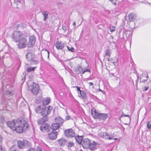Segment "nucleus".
I'll return each mask as SVG.
<instances>
[{
	"label": "nucleus",
	"mask_w": 151,
	"mask_h": 151,
	"mask_svg": "<svg viewBox=\"0 0 151 151\" xmlns=\"http://www.w3.org/2000/svg\"><path fill=\"white\" fill-rule=\"evenodd\" d=\"M52 109V107L50 106L48 107L44 108H43L42 106H38L35 109L36 113L40 114L43 117L42 118L40 119L37 122L38 124H42L40 129L43 132L48 133L51 129L50 125L48 124L45 123V122L47 120L48 115L50 114Z\"/></svg>",
	"instance_id": "f257e3e1"
},
{
	"label": "nucleus",
	"mask_w": 151,
	"mask_h": 151,
	"mask_svg": "<svg viewBox=\"0 0 151 151\" xmlns=\"http://www.w3.org/2000/svg\"><path fill=\"white\" fill-rule=\"evenodd\" d=\"M17 125L14 131H16L18 133H21L27 129L29 127V125L24 120L18 119L17 120Z\"/></svg>",
	"instance_id": "f03ea898"
},
{
	"label": "nucleus",
	"mask_w": 151,
	"mask_h": 151,
	"mask_svg": "<svg viewBox=\"0 0 151 151\" xmlns=\"http://www.w3.org/2000/svg\"><path fill=\"white\" fill-rule=\"evenodd\" d=\"M31 82V80L29 81L27 83L28 86V89L29 90L31 91L34 95H36L37 94L39 91V86L37 84L35 83L32 82L33 83L32 85H30V83Z\"/></svg>",
	"instance_id": "7ed1b4c3"
},
{
	"label": "nucleus",
	"mask_w": 151,
	"mask_h": 151,
	"mask_svg": "<svg viewBox=\"0 0 151 151\" xmlns=\"http://www.w3.org/2000/svg\"><path fill=\"white\" fill-rule=\"evenodd\" d=\"M91 114L94 118L100 120H105L108 117L107 114L99 113L96 110L94 111H92Z\"/></svg>",
	"instance_id": "20e7f679"
},
{
	"label": "nucleus",
	"mask_w": 151,
	"mask_h": 151,
	"mask_svg": "<svg viewBox=\"0 0 151 151\" xmlns=\"http://www.w3.org/2000/svg\"><path fill=\"white\" fill-rule=\"evenodd\" d=\"M17 146L18 148H19L20 149H23L26 147H31V144L27 140L23 139L22 141L21 140H18Z\"/></svg>",
	"instance_id": "39448f33"
},
{
	"label": "nucleus",
	"mask_w": 151,
	"mask_h": 151,
	"mask_svg": "<svg viewBox=\"0 0 151 151\" xmlns=\"http://www.w3.org/2000/svg\"><path fill=\"white\" fill-rule=\"evenodd\" d=\"M23 36V34L20 31H15L12 35V37L13 40L17 42Z\"/></svg>",
	"instance_id": "423d86ee"
},
{
	"label": "nucleus",
	"mask_w": 151,
	"mask_h": 151,
	"mask_svg": "<svg viewBox=\"0 0 151 151\" xmlns=\"http://www.w3.org/2000/svg\"><path fill=\"white\" fill-rule=\"evenodd\" d=\"M75 71L78 74L80 73L83 74L85 73H88V75L91 74V70L88 67L85 68L83 69L81 66H78L77 68L76 69Z\"/></svg>",
	"instance_id": "0eeeda50"
},
{
	"label": "nucleus",
	"mask_w": 151,
	"mask_h": 151,
	"mask_svg": "<svg viewBox=\"0 0 151 151\" xmlns=\"http://www.w3.org/2000/svg\"><path fill=\"white\" fill-rule=\"evenodd\" d=\"M35 58L34 55H26V58L27 61L29 62L31 65H36L39 63L38 61L34 60Z\"/></svg>",
	"instance_id": "6e6552de"
},
{
	"label": "nucleus",
	"mask_w": 151,
	"mask_h": 151,
	"mask_svg": "<svg viewBox=\"0 0 151 151\" xmlns=\"http://www.w3.org/2000/svg\"><path fill=\"white\" fill-rule=\"evenodd\" d=\"M27 40L25 37H22L18 41V47L19 49L25 48L27 45Z\"/></svg>",
	"instance_id": "1a4fd4ad"
},
{
	"label": "nucleus",
	"mask_w": 151,
	"mask_h": 151,
	"mask_svg": "<svg viewBox=\"0 0 151 151\" xmlns=\"http://www.w3.org/2000/svg\"><path fill=\"white\" fill-rule=\"evenodd\" d=\"M98 135L101 137L108 140H111L114 138L113 134L109 135L106 132H100Z\"/></svg>",
	"instance_id": "9d476101"
},
{
	"label": "nucleus",
	"mask_w": 151,
	"mask_h": 151,
	"mask_svg": "<svg viewBox=\"0 0 151 151\" xmlns=\"http://www.w3.org/2000/svg\"><path fill=\"white\" fill-rule=\"evenodd\" d=\"M64 134L66 137L69 138L75 136V132L72 129L65 130Z\"/></svg>",
	"instance_id": "9b49d317"
},
{
	"label": "nucleus",
	"mask_w": 151,
	"mask_h": 151,
	"mask_svg": "<svg viewBox=\"0 0 151 151\" xmlns=\"http://www.w3.org/2000/svg\"><path fill=\"white\" fill-rule=\"evenodd\" d=\"M36 41L35 38L34 36H32L29 38V42L27 43V45L29 47H32L35 45Z\"/></svg>",
	"instance_id": "f8f14e48"
},
{
	"label": "nucleus",
	"mask_w": 151,
	"mask_h": 151,
	"mask_svg": "<svg viewBox=\"0 0 151 151\" xmlns=\"http://www.w3.org/2000/svg\"><path fill=\"white\" fill-rule=\"evenodd\" d=\"M16 121L17 120H13L12 121L8 122L6 123L7 125L12 130L14 131L15 127V126L17 124Z\"/></svg>",
	"instance_id": "ddd939ff"
},
{
	"label": "nucleus",
	"mask_w": 151,
	"mask_h": 151,
	"mask_svg": "<svg viewBox=\"0 0 151 151\" xmlns=\"http://www.w3.org/2000/svg\"><path fill=\"white\" fill-rule=\"evenodd\" d=\"M57 135L58 133L56 131H51L48 134V137L51 140H54L57 138Z\"/></svg>",
	"instance_id": "4468645a"
},
{
	"label": "nucleus",
	"mask_w": 151,
	"mask_h": 151,
	"mask_svg": "<svg viewBox=\"0 0 151 151\" xmlns=\"http://www.w3.org/2000/svg\"><path fill=\"white\" fill-rule=\"evenodd\" d=\"M91 143L90 140L88 138H86L83 140L82 145L84 148H87L89 147Z\"/></svg>",
	"instance_id": "2eb2a0df"
},
{
	"label": "nucleus",
	"mask_w": 151,
	"mask_h": 151,
	"mask_svg": "<svg viewBox=\"0 0 151 151\" xmlns=\"http://www.w3.org/2000/svg\"><path fill=\"white\" fill-rule=\"evenodd\" d=\"M136 17V15L133 14L129 13L128 16L127 17V19L129 22L133 21L135 19Z\"/></svg>",
	"instance_id": "dca6fc26"
},
{
	"label": "nucleus",
	"mask_w": 151,
	"mask_h": 151,
	"mask_svg": "<svg viewBox=\"0 0 151 151\" xmlns=\"http://www.w3.org/2000/svg\"><path fill=\"white\" fill-rule=\"evenodd\" d=\"M50 100L49 98H46L42 100V103L43 105H39V106H42V107H43V108H46V107H44V106H45V105L48 104L50 102ZM49 106H48V107Z\"/></svg>",
	"instance_id": "f3484780"
},
{
	"label": "nucleus",
	"mask_w": 151,
	"mask_h": 151,
	"mask_svg": "<svg viewBox=\"0 0 151 151\" xmlns=\"http://www.w3.org/2000/svg\"><path fill=\"white\" fill-rule=\"evenodd\" d=\"M97 145V143L94 141L92 142L90 145L89 147V149L91 151H93L96 149V146Z\"/></svg>",
	"instance_id": "a211bd4d"
},
{
	"label": "nucleus",
	"mask_w": 151,
	"mask_h": 151,
	"mask_svg": "<svg viewBox=\"0 0 151 151\" xmlns=\"http://www.w3.org/2000/svg\"><path fill=\"white\" fill-rule=\"evenodd\" d=\"M83 137L82 136L77 135L75 137L76 142L79 145L82 144L83 141Z\"/></svg>",
	"instance_id": "6ab92c4d"
},
{
	"label": "nucleus",
	"mask_w": 151,
	"mask_h": 151,
	"mask_svg": "<svg viewBox=\"0 0 151 151\" xmlns=\"http://www.w3.org/2000/svg\"><path fill=\"white\" fill-rule=\"evenodd\" d=\"M60 146H64L66 144L67 141L64 138H62L57 140Z\"/></svg>",
	"instance_id": "aec40b11"
},
{
	"label": "nucleus",
	"mask_w": 151,
	"mask_h": 151,
	"mask_svg": "<svg viewBox=\"0 0 151 151\" xmlns=\"http://www.w3.org/2000/svg\"><path fill=\"white\" fill-rule=\"evenodd\" d=\"M55 121L56 123L60 125H61L64 122L63 119L60 117H58L55 118Z\"/></svg>",
	"instance_id": "412c9836"
},
{
	"label": "nucleus",
	"mask_w": 151,
	"mask_h": 151,
	"mask_svg": "<svg viewBox=\"0 0 151 151\" xmlns=\"http://www.w3.org/2000/svg\"><path fill=\"white\" fill-rule=\"evenodd\" d=\"M56 47L58 49H62L64 47V44L61 42H57L55 44Z\"/></svg>",
	"instance_id": "4be33fe9"
},
{
	"label": "nucleus",
	"mask_w": 151,
	"mask_h": 151,
	"mask_svg": "<svg viewBox=\"0 0 151 151\" xmlns=\"http://www.w3.org/2000/svg\"><path fill=\"white\" fill-rule=\"evenodd\" d=\"M59 126L60 125L56 123L53 124L50 127L51 129L55 131L59 127Z\"/></svg>",
	"instance_id": "5701e85b"
},
{
	"label": "nucleus",
	"mask_w": 151,
	"mask_h": 151,
	"mask_svg": "<svg viewBox=\"0 0 151 151\" xmlns=\"http://www.w3.org/2000/svg\"><path fill=\"white\" fill-rule=\"evenodd\" d=\"M66 145L68 148H69L74 146V144L73 142L67 141Z\"/></svg>",
	"instance_id": "b1692460"
},
{
	"label": "nucleus",
	"mask_w": 151,
	"mask_h": 151,
	"mask_svg": "<svg viewBox=\"0 0 151 151\" xmlns=\"http://www.w3.org/2000/svg\"><path fill=\"white\" fill-rule=\"evenodd\" d=\"M148 78V76H142L140 77V82L144 83L147 81Z\"/></svg>",
	"instance_id": "393cba45"
},
{
	"label": "nucleus",
	"mask_w": 151,
	"mask_h": 151,
	"mask_svg": "<svg viewBox=\"0 0 151 151\" xmlns=\"http://www.w3.org/2000/svg\"><path fill=\"white\" fill-rule=\"evenodd\" d=\"M27 54L26 55H34L33 53V50L32 48L28 49L27 50Z\"/></svg>",
	"instance_id": "a878e982"
},
{
	"label": "nucleus",
	"mask_w": 151,
	"mask_h": 151,
	"mask_svg": "<svg viewBox=\"0 0 151 151\" xmlns=\"http://www.w3.org/2000/svg\"><path fill=\"white\" fill-rule=\"evenodd\" d=\"M48 13V12L47 11L44 12L42 13V14L44 16L43 19L44 21H45L47 19Z\"/></svg>",
	"instance_id": "bb28decb"
},
{
	"label": "nucleus",
	"mask_w": 151,
	"mask_h": 151,
	"mask_svg": "<svg viewBox=\"0 0 151 151\" xmlns=\"http://www.w3.org/2000/svg\"><path fill=\"white\" fill-rule=\"evenodd\" d=\"M82 92L81 94V96L82 97L83 99H86V92L83 91H82Z\"/></svg>",
	"instance_id": "cd10ccee"
},
{
	"label": "nucleus",
	"mask_w": 151,
	"mask_h": 151,
	"mask_svg": "<svg viewBox=\"0 0 151 151\" xmlns=\"http://www.w3.org/2000/svg\"><path fill=\"white\" fill-rule=\"evenodd\" d=\"M36 67H30L27 68V71L28 72H31L34 70L36 68Z\"/></svg>",
	"instance_id": "c85d7f7f"
},
{
	"label": "nucleus",
	"mask_w": 151,
	"mask_h": 151,
	"mask_svg": "<svg viewBox=\"0 0 151 151\" xmlns=\"http://www.w3.org/2000/svg\"><path fill=\"white\" fill-rule=\"evenodd\" d=\"M147 127L148 129H151V122L148 121L147 122Z\"/></svg>",
	"instance_id": "c756f323"
},
{
	"label": "nucleus",
	"mask_w": 151,
	"mask_h": 151,
	"mask_svg": "<svg viewBox=\"0 0 151 151\" xmlns=\"http://www.w3.org/2000/svg\"><path fill=\"white\" fill-rule=\"evenodd\" d=\"M105 54L106 56H108L109 57L110 56V53L109 49H107L106 50Z\"/></svg>",
	"instance_id": "7c9ffc66"
},
{
	"label": "nucleus",
	"mask_w": 151,
	"mask_h": 151,
	"mask_svg": "<svg viewBox=\"0 0 151 151\" xmlns=\"http://www.w3.org/2000/svg\"><path fill=\"white\" fill-rule=\"evenodd\" d=\"M43 51L44 53L47 55V58L49 60V52L46 49Z\"/></svg>",
	"instance_id": "2f4dec72"
},
{
	"label": "nucleus",
	"mask_w": 151,
	"mask_h": 151,
	"mask_svg": "<svg viewBox=\"0 0 151 151\" xmlns=\"http://www.w3.org/2000/svg\"><path fill=\"white\" fill-rule=\"evenodd\" d=\"M122 113L123 114L122 115L121 117H122V116H124V117H129V121L130 122L131 121V118L129 116V115H128L125 114H124L123 113V112H122Z\"/></svg>",
	"instance_id": "473e14b6"
},
{
	"label": "nucleus",
	"mask_w": 151,
	"mask_h": 151,
	"mask_svg": "<svg viewBox=\"0 0 151 151\" xmlns=\"http://www.w3.org/2000/svg\"><path fill=\"white\" fill-rule=\"evenodd\" d=\"M4 121V117L1 116L0 117V122L1 123H3Z\"/></svg>",
	"instance_id": "72a5a7b5"
},
{
	"label": "nucleus",
	"mask_w": 151,
	"mask_h": 151,
	"mask_svg": "<svg viewBox=\"0 0 151 151\" xmlns=\"http://www.w3.org/2000/svg\"><path fill=\"white\" fill-rule=\"evenodd\" d=\"M68 49L69 50L72 52H73L74 50V49L73 47H71L70 48L69 47H67Z\"/></svg>",
	"instance_id": "f704fd0d"
},
{
	"label": "nucleus",
	"mask_w": 151,
	"mask_h": 151,
	"mask_svg": "<svg viewBox=\"0 0 151 151\" xmlns=\"http://www.w3.org/2000/svg\"><path fill=\"white\" fill-rule=\"evenodd\" d=\"M115 27L112 26L110 28V31L111 32L114 31L115 30Z\"/></svg>",
	"instance_id": "c9c22d12"
},
{
	"label": "nucleus",
	"mask_w": 151,
	"mask_h": 151,
	"mask_svg": "<svg viewBox=\"0 0 151 151\" xmlns=\"http://www.w3.org/2000/svg\"><path fill=\"white\" fill-rule=\"evenodd\" d=\"M30 148L26 151H35V149L34 148L29 147Z\"/></svg>",
	"instance_id": "e433bc0d"
},
{
	"label": "nucleus",
	"mask_w": 151,
	"mask_h": 151,
	"mask_svg": "<svg viewBox=\"0 0 151 151\" xmlns=\"http://www.w3.org/2000/svg\"><path fill=\"white\" fill-rule=\"evenodd\" d=\"M109 1L112 2L114 4L116 5V1L117 0H109Z\"/></svg>",
	"instance_id": "4c0bfd02"
},
{
	"label": "nucleus",
	"mask_w": 151,
	"mask_h": 151,
	"mask_svg": "<svg viewBox=\"0 0 151 151\" xmlns=\"http://www.w3.org/2000/svg\"><path fill=\"white\" fill-rule=\"evenodd\" d=\"M149 88L148 87H147L146 86H144L143 88V91H147V90Z\"/></svg>",
	"instance_id": "58836bf2"
},
{
	"label": "nucleus",
	"mask_w": 151,
	"mask_h": 151,
	"mask_svg": "<svg viewBox=\"0 0 151 151\" xmlns=\"http://www.w3.org/2000/svg\"><path fill=\"white\" fill-rule=\"evenodd\" d=\"M6 94L7 95H12V92L10 91H7L6 92Z\"/></svg>",
	"instance_id": "ea45409f"
},
{
	"label": "nucleus",
	"mask_w": 151,
	"mask_h": 151,
	"mask_svg": "<svg viewBox=\"0 0 151 151\" xmlns=\"http://www.w3.org/2000/svg\"><path fill=\"white\" fill-rule=\"evenodd\" d=\"M74 87H76L77 88V90L78 92V94H79V91H81L80 87L77 86Z\"/></svg>",
	"instance_id": "a19ab883"
},
{
	"label": "nucleus",
	"mask_w": 151,
	"mask_h": 151,
	"mask_svg": "<svg viewBox=\"0 0 151 151\" xmlns=\"http://www.w3.org/2000/svg\"><path fill=\"white\" fill-rule=\"evenodd\" d=\"M70 116H66L65 117V119L66 120H68L70 119Z\"/></svg>",
	"instance_id": "79ce46f5"
},
{
	"label": "nucleus",
	"mask_w": 151,
	"mask_h": 151,
	"mask_svg": "<svg viewBox=\"0 0 151 151\" xmlns=\"http://www.w3.org/2000/svg\"><path fill=\"white\" fill-rule=\"evenodd\" d=\"M25 79H26L25 76H24L23 78H22L21 80L22 81V83H23L24 82V81L25 80Z\"/></svg>",
	"instance_id": "37998d69"
},
{
	"label": "nucleus",
	"mask_w": 151,
	"mask_h": 151,
	"mask_svg": "<svg viewBox=\"0 0 151 151\" xmlns=\"http://www.w3.org/2000/svg\"><path fill=\"white\" fill-rule=\"evenodd\" d=\"M37 151H42V149L39 147H38Z\"/></svg>",
	"instance_id": "c03bdc74"
},
{
	"label": "nucleus",
	"mask_w": 151,
	"mask_h": 151,
	"mask_svg": "<svg viewBox=\"0 0 151 151\" xmlns=\"http://www.w3.org/2000/svg\"><path fill=\"white\" fill-rule=\"evenodd\" d=\"M0 151H3V149L1 145H0Z\"/></svg>",
	"instance_id": "a18cd8bd"
},
{
	"label": "nucleus",
	"mask_w": 151,
	"mask_h": 151,
	"mask_svg": "<svg viewBox=\"0 0 151 151\" xmlns=\"http://www.w3.org/2000/svg\"><path fill=\"white\" fill-rule=\"evenodd\" d=\"M82 91V90H81L79 91V93L80 94V96H81V93L82 92H81V91Z\"/></svg>",
	"instance_id": "49530a36"
},
{
	"label": "nucleus",
	"mask_w": 151,
	"mask_h": 151,
	"mask_svg": "<svg viewBox=\"0 0 151 151\" xmlns=\"http://www.w3.org/2000/svg\"><path fill=\"white\" fill-rule=\"evenodd\" d=\"M89 84L91 86H92L93 85V84L92 82H89Z\"/></svg>",
	"instance_id": "de8ad7c7"
},
{
	"label": "nucleus",
	"mask_w": 151,
	"mask_h": 151,
	"mask_svg": "<svg viewBox=\"0 0 151 151\" xmlns=\"http://www.w3.org/2000/svg\"><path fill=\"white\" fill-rule=\"evenodd\" d=\"M112 59H110V58H108V60L109 61H111V60H112Z\"/></svg>",
	"instance_id": "09e8293b"
},
{
	"label": "nucleus",
	"mask_w": 151,
	"mask_h": 151,
	"mask_svg": "<svg viewBox=\"0 0 151 151\" xmlns=\"http://www.w3.org/2000/svg\"><path fill=\"white\" fill-rule=\"evenodd\" d=\"M76 22H74L73 23V25H74V26H75L76 25Z\"/></svg>",
	"instance_id": "8fccbe9b"
},
{
	"label": "nucleus",
	"mask_w": 151,
	"mask_h": 151,
	"mask_svg": "<svg viewBox=\"0 0 151 151\" xmlns=\"http://www.w3.org/2000/svg\"><path fill=\"white\" fill-rule=\"evenodd\" d=\"M99 91H101V92H103V91H102V90H101V89H99Z\"/></svg>",
	"instance_id": "3c124183"
},
{
	"label": "nucleus",
	"mask_w": 151,
	"mask_h": 151,
	"mask_svg": "<svg viewBox=\"0 0 151 151\" xmlns=\"http://www.w3.org/2000/svg\"><path fill=\"white\" fill-rule=\"evenodd\" d=\"M63 30H65L66 29V27H65V28L63 27Z\"/></svg>",
	"instance_id": "603ef678"
},
{
	"label": "nucleus",
	"mask_w": 151,
	"mask_h": 151,
	"mask_svg": "<svg viewBox=\"0 0 151 151\" xmlns=\"http://www.w3.org/2000/svg\"><path fill=\"white\" fill-rule=\"evenodd\" d=\"M117 139V138H114V139L115 140H116Z\"/></svg>",
	"instance_id": "864d4df0"
},
{
	"label": "nucleus",
	"mask_w": 151,
	"mask_h": 151,
	"mask_svg": "<svg viewBox=\"0 0 151 151\" xmlns=\"http://www.w3.org/2000/svg\"><path fill=\"white\" fill-rule=\"evenodd\" d=\"M47 64H48V65H49V66H50V64H49V63H47Z\"/></svg>",
	"instance_id": "5fc2aeb1"
},
{
	"label": "nucleus",
	"mask_w": 151,
	"mask_h": 151,
	"mask_svg": "<svg viewBox=\"0 0 151 151\" xmlns=\"http://www.w3.org/2000/svg\"><path fill=\"white\" fill-rule=\"evenodd\" d=\"M137 72L136 71H135V74H137Z\"/></svg>",
	"instance_id": "6e6d98bb"
},
{
	"label": "nucleus",
	"mask_w": 151,
	"mask_h": 151,
	"mask_svg": "<svg viewBox=\"0 0 151 151\" xmlns=\"http://www.w3.org/2000/svg\"><path fill=\"white\" fill-rule=\"evenodd\" d=\"M29 79H30V78H31L30 77H29Z\"/></svg>",
	"instance_id": "4d7b16f0"
},
{
	"label": "nucleus",
	"mask_w": 151,
	"mask_h": 151,
	"mask_svg": "<svg viewBox=\"0 0 151 151\" xmlns=\"http://www.w3.org/2000/svg\"><path fill=\"white\" fill-rule=\"evenodd\" d=\"M88 79L90 80V79L89 78H88Z\"/></svg>",
	"instance_id": "13d9d810"
},
{
	"label": "nucleus",
	"mask_w": 151,
	"mask_h": 151,
	"mask_svg": "<svg viewBox=\"0 0 151 151\" xmlns=\"http://www.w3.org/2000/svg\"><path fill=\"white\" fill-rule=\"evenodd\" d=\"M138 77H139V76H137V78H138Z\"/></svg>",
	"instance_id": "bf43d9fd"
}]
</instances>
